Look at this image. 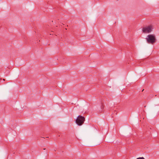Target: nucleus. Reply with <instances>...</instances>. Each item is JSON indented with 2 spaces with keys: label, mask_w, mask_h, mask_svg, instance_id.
Listing matches in <instances>:
<instances>
[{
  "label": "nucleus",
  "mask_w": 159,
  "mask_h": 159,
  "mask_svg": "<svg viewBox=\"0 0 159 159\" xmlns=\"http://www.w3.org/2000/svg\"><path fill=\"white\" fill-rule=\"evenodd\" d=\"M146 39L148 43L152 44H153L157 41L155 35L153 34L148 35Z\"/></svg>",
  "instance_id": "nucleus-1"
},
{
  "label": "nucleus",
  "mask_w": 159,
  "mask_h": 159,
  "mask_svg": "<svg viewBox=\"0 0 159 159\" xmlns=\"http://www.w3.org/2000/svg\"><path fill=\"white\" fill-rule=\"evenodd\" d=\"M136 159H145L143 157H140L137 158Z\"/></svg>",
  "instance_id": "nucleus-4"
},
{
  "label": "nucleus",
  "mask_w": 159,
  "mask_h": 159,
  "mask_svg": "<svg viewBox=\"0 0 159 159\" xmlns=\"http://www.w3.org/2000/svg\"><path fill=\"white\" fill-rule=\"evenodd\" d=\"M85 120V118L84 117L81 116H79L75 120L76 123L79 126L82 125Z\"/></svg>",
  "instance_id": "nucleus-2"
},
{
  "label": "nucleus",
  "mask_w": 159,
  "mask_h": 159,
  "mask_svg": "<svg viewBox=\"0 0 159 159\" xmlns=\"http://www.w3.org/2000/svg\"><path fill=\"white\" fill-rule=\"evenodd\" d=\"M152 25H150L143 27L142 29V32L144 33H149L152 31Z\"/></svg>",
  "instance_id": "nucleus-3"
},
{
  "label": "nucleus",
  "mask_w": 159,
  "mask_h": 159,
  "mask_svg": "<svg viewBox=\"0 0 159 159\" xmlns=\"http://www.w3.org/2000/svg\"><path fill=\"white\" fill-rule=\"evenodd\" d=\"M3 80H5V79H3Z\"/></svg>",
  "instance_id": "nucleus-7"
},
{
  "label": "nucleus",
  "mask_w": 159,
  "mask_h": 159,
  "mask_svg": "<svg viewBox=\"0 0 159 159\" xmlns=\"http://www.w3.org/2000/svg\"><path fill=\"white\" fill-rule=\"evenodd\" d=\"M143 90H144V89H143L142 91L143 92Z\"/></svg>",
  "instance_id": "nucleus-6"
},
{
  "label": "nucleus",
  "mask_w": 159,
  "mask_h": 159,
  "mask_svg": "<svg viewBox=\"0 0 159 159\" xmlns=\"http://www.w3.org/2000/svg\"><path fill=\"white\" fill-rule=\"evenodd\" d=\"M101 108L102 109H103L104 108V106L103 105H102L101 106Z\"/></svg>",
  "instance_id": "nucleus-5"
}]
</instances>
